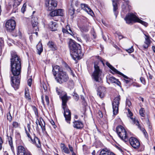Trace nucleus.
I'll return each instance as SVG.
<instances>
[{"instance_id":"nucleus-40","label":"nucleus","mask_w":155,"mask_h":155,"mask_svg":"<svg viewBox=\"0 0 155 155\" xmlns=\"http://www.w3.org/2000/svg\"><path fill=\"white\" fill-rule=\"evenodd\" d=\"M88 28L87 27L83 26L81 28V30L82 32H87L88 31Z\"/></svg>"},{"instance_id":"nucleus-23","label":"nucleus","mask_w":155,"mask_h":155,"mask_svg":"<svg viewBox=\"0 0 155 155\" xmlns=\"http://www.w3.org/2000/svg\"><path fill=\"white\" fill-rule=\"evenodd\" d=\"M145 36L146 37L145 38V41L144 42L145 44L143 46L144 48H147L150 45V40L149 39V37L146 35Z\"/></svg>"},{"instance_id":"nucleus-63","label":"nucleus","mask_w":155,"mask_h":155,"mask_svg":"<svg viewBox=\"0 0 155 155\" xmlns=\"http://www.w3.org/2000/svg\"><path fill=\"white\" fill-rule=\"evenodd\" d=\"M41 98L42 103L44 105H45V102L44 101V97H43V95H42Z\"/></svg>"},{"instance_id":"nucleus-13","label":"nucleus","mask_w":155,"mask_h":155,"mask_svg":"<svg viewBox=\"0 0 155 155\" xmlns=\"http://www.w3.org/2000/svg\"><path fill=\"white\" fill-rule=\"evenodd\" d=\"M36 123L37 127H38V124L41 126L43 132H45L46 133L45 127V122L41 117L40 118L39 120L38 119H37Z\"/></svg>"},{"instance_id":"nucleus-47","label":"nucleus","mask_w":155,"mask_h":155,"mask_svg":"<svg viewBox=\"0 0 155 155\" xmlns=\"http://www.w3.org/2000/svg\"><path fill=\"white\" fill-rule=\"evenodd\" d=\"M12 125L13 127L15 128H17L19 126V124L17 122L15 121L13 122Z\"/></svg>"},{"instance_id":"nucleus-7","label":"nucleus","mask_w":155,"mask_h":155,"mask_svg":"<svg viewBox=\"0 0 155 155\" xmlns=\"http://www.w3.org/2000/svg\"><path fill=\"white\" fill-rule=\"evenodd\" d=\"M17 155H32L27 148L20 145L18 147Z\"/></svg>"},{"instance_id":"nucleus-48","label":"nucleus","mask_w":155,"mask_h":155,"mask_svg":"<svg viewBox=\"0 0 155 155\" xmlns=\"http://www.w3.org/2000/svg\"><path fill=\"white\" fill-rule=\"evenodd\" d=\"M26 6V5L25 3H24L21 8V12L22 13H24L25 12Z\"/></svg>"},{"instance_id":"nucleus-51","label":"nucleus","mask_w":155,"mask_h":155,"mask_svg":"<svg viewBox=\"0 0 155 155\" xmlns=\"http://www.w3.org/2000/svg\"><path fill=\"white\" fill-rule=\"evenodd\" d=\"M65 67L66 68L67 70L71 74H72L73 71L71 68L69 67L67 64L66 65Z\"/></svg>"},{"instance_id":"nucleus-12","label":"nucleus","mask_w":155,"mask_h":155,"mask_svg":"<svg viewBox=\"0 0 155 155\" xmlns=\"http://www.w3.org/2000/svg\"><path fill=\"white\" fill-rule=\"evenodd\" d=\"M22 0H11L8 3L9 6L11 7L12 6L14 9L15 12L17 9V7L19 5Z\"/></svg>"},{"instance_id":"nucleus-44","label":"nucleus","mask_w":155,"mask_h":155,"mask_svg":"<svg viewBox=\"0 0 155 155\" xmlns=\"http://www.w3.org/2000/svg\"><path fill=\"white\" fill-rule=\"evenodd\" d=\"M72 95L75 100L76 101H77L79 99V96L78 95L74 92L73 93Z\"/></svg>"},{"instance_id":"nucleus-25","label":"nucleus","mask_w":155,"mask_h":155,"mask_svg":"<svg viewBox=\"0 0 155 155\" xmlns=\"http://www.w3.org/2000/svg\"><path fill=\"white\" fill-rule=\"evenodd\" d=\"M109 80L112 83H115L118 86H120V82L114 77H111L109 78Z\"/></svg>"},{"instance_id":"nucleus-45","label":"nucleus","mask_w":155,"mask_h":155,"mask_svg":"<svg viewBox=\"0 0 155 155\" xmlns=\"http://www.w3.org/2000/svg\"><path fill=\"white\" fill-rule=\"evenodd\" d=\"M33 110L34 111L35 114L36 115V117L37 118L38 117V112L37 109L36 108V107H33Z\"/></svg>"},{"instance_id":"nucleus-26","label":"nucleus","mask_w":155,"mask_h":155,"mask_svg":"<svg viewBox=\"0 0 155 155\" xmlns=\"http://www.w3.org/2000/svg\"><path fill=\"white\" fill-rule=\"evenodd\" d=\"M48 47L53 50H55L56 49V46L54 43L52 41H49L48 43Z\"/></svg>"},{"instance_id":"nucleus-35","label":"nucleus","mask_w":155,"mask_h":155,"mask_svg":"<svg viewBox=\"0 0 155 155\" xmlns=\"http://www.w3.org/2000/svg\"><path fill=\"white\" fill-rule=\"evenodd\" d=\"M8 143L9 145L11 147L12 150L13 152L14 148L13 146L12 138L11 137L8 138Z\"/></svg>"},{"instance_id":"nucleus-59","label":"nucleus","mask_w":155,"mask_h":155,"mask_svg":"<svg viewBox=\"0 0 155 155\" xmlns=\"http://www.w3.org/2000/svg\"><path fill=\"white\" fill-rule=\"evenodd\" d=\"M7 119L9 120V121H11L12 119V117L11 116L10 114L8 115V114L7 115Z\"/></svg>"},{"instance_id":"nucleus-37","label":"nucleus","mask_w":155,"mask_h":155,"mask_svg":"<svg viewBox=\"0 0 155 155\" xmlns=\"http://www.w3.org/2000/svg\"><path fill=\"white\" fill-rule=\"evenodd\" d=\"M131 119L132 120L133 122H134V124H135L136 125L138 126L139 128L140 129L141 128L140 125L139 124V122L138 121L136 120L135 119H134L133 118L131 117Z\"/></svg>"},{"instance_id":"nucleus-34","label":"nucleus","mask_w":155,"mask_h":155,"mask_svg":"<svg viewBox=\"0 0 155 155\" xmlns=\"http://www.w3.org/2000/svg\"><path fill=\"white\" fill-rule=\"evenodd\" d=\"M25 97L27 100H30L31 99V97L29 94V91L28 89H25Z\"/></svg>"},{"instance_id":"nucleus-41","label":"nucleus","mask_w":155,"mask_h":155,"mask_svg":"<svg viewBox=\"0 0 155 155\" xmlns=\"http://www.w3.org/2000/svg\"><path fill=\"white\" fill-rule=\"evenodd\" d=\"M56 91L58 95L60 96L62 92V90L60 88L58 87H56Z\"/></svg>"},{"instance_id":"nucleus-28","label":"nucleus","mask_w":155,"mask_h":155,"mask_svg":"<svg viewBox=\"0 0 155 155\" xmlns=\"http://www.w3.org/2000/svg\"><path fill=\"white\" fill-rule=\"evenodd\" d=\"M123 130L125 129L121 125L118 126L117 127L116 131L118 136L120 135V134H121L122 132L123 131Z\"/></svg>"},{"instance_id":"nucleus-36","label":"nucleus","mask_w":155,"mask_h":155,"mask_svg":"<svg viewBox=\"0 0 155 155\" xmlns=\"http://www.w3.org/2000/svg\"><path fill=\"white\" fill-rule=\"evenodd\" d=\"M56 10L57 11V16H62L63 15V11L62 9H60Z\"/></svg>"},{"instance_id":"nucleus-42","label":"nucleus","mask_w":155,"mask_h":155,"mask_svg":"<svg viewBox=\"0 0 155 155\" xmlns=\"http://www.w3.org/2000/svg\"><path fill=\"white\" fill-rule=\"evenodd\" d=\"M25 132H26L27 136V137H28V138H29V140L30 141V140H31L32 139V138L31 137L30 134V133H31V132H29L28 131L26 130V129H25Z\"/></svg>"},{"instance_id":"nucleus-60","label":"nucleus","mask_w":155,"mask_h":155,"mask_svg":"<svg viewBox=\"0 0 155 155\" xmlns=\"http://www.w3.org/2000/svg\"><path fill=\"white\" fill-rule=\"evenodd\" d=\"M91 32L92 35H93L94 37V38H95L96 37V35L94 31V29H93V30L91 31Z\"/></svg>"},{"instance_id":"nucleus-14","label":"nucleus","mask_w":155,"mask_h":155,"mask_svg":"<svg viewBox=\"0 0 155 155\" xmlns=\"http://www.w3.org/2000/svg\"><path fill=\"white\" fill-rule=\"evenodd\" d=\"M38 19L36 17L32 18L31 24L33 27V30H35L36 31L37 30L39 31V28L38 27Z\"/></svg>"},{"instance_id":"nucleus-6","label":"nucleus","mask_w":155,"mask_h":155,"mask_svg":"<svg viewBox=\"0 0 155 155\" xmlns=\"http://www.w3.org/2000/svg\"><path fill=\"white\" fill-rule=\"evenodd\" d=\"M120 100V96H118L115 97L112 103L113 109V114L116 115L118 112V106L119 104V101Z\"/></svg>"},{"instance_id":"nucleus-21","label":"nucleus","mask_w":155,"mask_h":155,"mask_svg":"<svg viewBox=\"0 0 155 155\" xmlns=\"http://www.w3.org/2000/svg\"><path fill=\"white\" fill-rule=\"evenodd\" d=\"M62 31L64 33L69 34L71 35H74V33L69 25L66 26V29L63 28Z\"/></svg>"},{"instance_id":"nucleus-10","label":"nucleus","mask_w":155,"mask_h":155,"mask_svg":"<svg viewBox=\"0 0 155 155\" xmlns=\"http://www.w3.org/2000/svg\"><path fill=\"white\" fill-rule=\"evenodd\" d=\"M57 1L54 0H46L45 5L48 7V10L51 11L54 9L57 5Z\"/></svg>"},{"instance_id":"nucleus-31","label":"nucleus","mask_w":155,"mask_h":155,"mask_svg":"<svg viewBox=\"0 0 155 155\" xmlns=\"http://www.w3.org/2000/svg\"><path fill=\"white\" fill-rule=\"evenodd\" d=\"M111 152H109L107 150L102 149L101 151L100 155H110Z\"/></svg>"},{"instance_id":"nucleus-56","label":"nucleus","mask_w":155,"mask_h":155,"mask_svg":"<svg viewBox=\"0 0 155 155\" xmlns=\"http://www.w3.org/2000/svg\"><path fill=\"white\" fill-rule=\"evenodd\" d=\"M126 104L127 106H128L130 107L131 105V102L129 100H127L126 102Z\"/></svg>"},{"instance_id":"nucleus-9","label":"nucleus","mask_w":155,"mask_h":155,"mask_svg":"<svg viewBox=\"0 0 155 155\" xmlns=\"http://www.w3.org/2000/svg\"><path fill=\"white\" fill-rule=\"evenodd\" d=\"M64 110V115L66 121L69 124H70L71 113L67 107H62Z\"/></svg>"},{"instance_id":"nucleus-20","label":"nucleus","mask_w":155,"mask_h":155,"mask_svg":"<svg viewBox=\"0 0 155 155\" xmlns=\"http://www.w3.org/2000/svg\"><path fill=\"white\" fill-rule=\"evenodd\" d=\"M73 127L77 129H79L82 128L83 127V123L80 121H75L73 122Z\"/></svg>"},{"instance_id":"nucleus-29","label":"nucleus","mask_w":155,"mask_h":155,"mask_svg":"<svg viewBox=\"0 0 155 155\" xmlns=\"http://www.w3.org/2000/svg\"><path fill=\"white\" fill-rule=\"evenodd\" d=\"M106 64L114 72V73H113L112 72H111V73H112L113 74H114V73L116 74V73L117 71L118 70H117L116 69H115L114 68L109 62H106Z\"/></svg>"},{"instance_id":"nucleus-22","label":"nucleus","mask_w":155,"mask_h":155,"mask_svg":"<svg viewBox=\"0 0 155 155\" xmlns=\"http://www.w3.org/2000/svg\"><path fill=\"white\" fill-rule=\"evenodd\" d=\"M31 141L32 143H35L38 147H40L41 146L40 141L39 139L36 137H34V140L32 139Z\"/></svg>"},{"instance_id":"nucleus-58","label":"nucleus","mask_w":155,"mask_h":155,"mask_svg":"<svg viewBox=\"0 0 155 155\" xmlns=\"http://www.w3.org/2000/svg\"><path fill=\"white\" fill-rule=\"evenodd\" d=\"M140 129H141V130H142V132L143 133L145 136H146V135H147V133L146 132V130H145V129H144L143 128H142V129H141V128Z\"/></svg>"},{"instance_id":"nucleus-50","label":"nucleus","mask_w":155,"mask_h":155,"mask_svg":"<svg viewBox=\"0 0 155 155\" xmlns=\"http://www.w3.org/2000/svg\"><path fill=\"white\" fill-rule=\"evenodd\" d=\"M127 110L128 112V114H127L128 117H130V118L131 119V117H131L133 116V114L130 111L129 109H128Z\"/></svg>"},{"instance_id":"nucleus-3","label":"nucleus","mask_w":155,"mask_h":155,"mask_svg":"<svg viewBox=\"0 0 155 155\" xmlns=\"http://www.w3.org/2000/svg\"><path fill=\"white\" fill-rule=\"evenodd\" d=\"M124 19L126 23L128 24H130L133 21L134 22H138L140 23L146 27L148 25V24L147 22L140 19L133 13H129L126 16Z\"/></svg>"},{"instance_id":"nucleus-2","label":"nucleus","mask_w":155,"mask_h":155,"mask_svg":"<svg viewBox=\"0 0 155 155\" xmlns=\"http://www.w3.org/2000/svg\"><path fill=\"white\" fill-rule=\"evenodd\" d=\"M69 47L71 56L74 60H79L81 58L82 54L81 52V46L79 44L72 40H70Z\"/></svg>"},{"instance_id":"nucleus-19","label":"nucleus","mask_w":155,"mask_h":155,"mask_svg":"<svg viewBox=\"0 0 155 155\" xmlns=\"http://www.w3.org/2000/svg\"><path fill=\"white\" fill-rule=\"evenodd\" d=\"M119 136L121 139L125 142L129 140V137L125 130H123V131L122 132V133L121 134H120Z\"/></svg>"},{"instance_id":"nucleus-8","label":"nucleus","mask_w":155,"mask_h":155,"mask_svg":"<svg viewBox=\"0 0 155 155\" xmlns=\"http://www.w3.org/2000/svg\"><path fill=\"white\" fill-rule=\"evenodd\" d=\"M16 26V22L13 20H9L6 23L5 27L7 30L9 31H12L13 30Z\"/></svg>"},{"instance_id":"nucleus-15","label":"nucleus","mask_w":155,"mask_h":155,"mask_svg":"<svg viewBox=\"0 0 155 155\" xmlns=\"http://www.w3.org/2000/svg\"><path fill=\"white\" fill-rule=\"evenodd\" d=\"M97 95L101 98L103 97L105 95L106 88L103 86H99L97 89Z\"/></svg>"},{"instance_id":"nucleus-53","label":"nucleus","mask_w":155,"mask_h":155,"mask_svg":"<svg viewBox=\"0 0 155 155\" xmlns=\"http://www.w3.org/2000/svg\"><path fill=\"white\" fill-rule=\"evenodd\" d=\"M126 50L127 51L130 53L133 52L134 51V49L132 47Z\"/></svg>"},{"instance_id":"nucleus-62","label":"nucleus","mask_w":155,"mask_h":155,"mask_svg":"<svg viewBox=\"0 0 155 155\" xmlns=\"http://www.w3.org/2000/svg\"><path fill=\"white\" fill-rule=\"evenodd\" d=\"M27 128L28 130V131L29 132H30V126L29 124H28L27 125Z\"/></svg>"},{"instance_id":"nucleus-32","label":"nucleus","mask_w":155,"mask_h":155,"mask_svg":"<svg viewBox=\"0 0 155 155\" xmlns=\"http://www.w3.org/2000/svg\"><path fill=\"white\" fill-rule=\"evenodd\" d=\"M74 0H71V7L69 9V14L71 16L73 15L74 13L75 9L72 6V3Z\"/></svg>"},{"instance_id":"nucleus-57","label":"nucleus","mask_w":155,"mask_h":155,"mask_svg":"<svg viewBox=\"0 0 155 155\" xmlns=\"http://www.w3.org/2000/svg\"><path fill=\"white\" fill-rule=\"evenodd\" d=\"M81 4L80 2L78 1H76L75 2V5L76 7H78Z\"/></svg>"},{"instance_id":"nucleus-30","label":"nucleus","mask_w":155,"mask_h":155,"mask_svg":"<svg viewBox=\"0 0 155 155\" xmlns=\"http://www.w3.org/2000/svg\"><path fill=\"white\" fill-rule=\"evenodd\" d=\"M38 53L40 55L43 51L42 46L41 44H38L37 45Z\"/></svg>"},{"instance_id":"nucleus-43","label":"nucleus","mask_w":155,"mask_h":155,"mask_svg":"<svg viewBox=\"0 0 155 155\" xmlns=\"http://www.w3.org/2000/svg\"><path fill=\"white\" fill-rule=\"evenodd\" d=\"M57 11L56 10H55L52 11L50 13V15L52 17L57 16Z\"/></svg>"},{"instance_id":"nucleus-61","label":"nucleus","mask_w":155,"mask_h":155,"mask_svg":"<svg viewBox=\"0 0 155 155\" xmlns=\"http://www.w3.org/2000/svg\"><path fill=\"white\" fill-rule=\"evenodd\" d=\"M140 80L141 82L143 84H145V79L143 78H140Z\"/></svg>"},{"instance_id":"nucleus-39","label":"nucleus","mask_w":155,"mask_h":155,"mask_svg":"<svg viewBox=\"0 0 155 155\" xmlns=\"http://www.w3.org/2000/svg\"><path fill=\"white\" fill-rule=\"evenodd\" d=\"M145 111L144 109L143 108H141L139 110V113L140 116L142 117H144L145 116L144 114Z\"/></svg>"},{"instance_id":"nucleus-24","label":"nucleus","mask_w":155,"mask_h":155,"mask_svg":"<svg viewBox=\"0 0 155 155\" xmlns=\"http://www.w3.org/2000/svg\"><path fill=\"white\" fill-rule=\"evenodd\" d=\"M49 27L52 31H55L57 30V24L56 22L51 21L49 24Z\"/></svg>"},{"instance_id":"nucleus-64","label":"nucleus","mask_w":155,"mask_h":155,"mask_svg":"<svg viewBox=\"0 0 155 155\" xmlns=\"http://www.w3.org/2000/svg\"><path fill=\"white\" fill-rule=\"evenodd\" d=\"M98 114L100 117H102L103 115L102 114V112L101 111L99 112Z\"/></svg>"},{"instance_id":"nucleus-11","label":"nucleus","mask_w":155,"mask_h":155,"mask_svg":"<svg viewBox=\"0 0 155 155\" xmlns=\"http://www.w3.org/2000/svg\"><path fill=\"white\" fill-rule=\"evenodd\" d=\"M129 141L131 146L134 149H138L140 147V143L137 138L131 137L130 138Z\"/></svg>"},{"instance_id":"nucleus-46","label":"nucleus","mask_w":155,"mask_h":155,"mask_svg":"<svg viewBox=\"0 0 155 155\" xmlns=\"http://www.w3.org/2000/svg\"><path fill=\"white\" fill-rule=\"evenodd\" d=\"M33 110L34 111L35 114L36 115V117L37 118L38 117V112L37 109L36 108V107H33Z\"/></svg>"},{"instance_id":"nucleus-4","label":"nucleus","mask_w":155,"mask_h":155,"mask_svg":"<svg viewBox=\"0 0 155 155\" xmlns=\"http://www.w3.org/2000/svg\"><path fill=\"white\" fill-rule=\"evenodd\" d=\"M55 79L58 83L62 84L67 82L69 79V77L66 73L63 71L58 73Z\"/></svg>"},{"instance_id":"nucleus-18","label":"nucleus","mask_w":155,"mask_h":155,"mask_svg":"<svg viewBox=\"0 0 155 155\" xmlns=\"http://www.w3.org/2000/svg\"><path fill=\"white\" fill-rule=\"evenodd\" d=\"M70 98L71 97H70L67 96L66 93L61 97V98L62 101V107H67V103Z\"/></svg>"},{"instance_id":"nucleus-1","label":"nucleus","mask_w":155,"mask_h":155,"mask_svg":"<svg viewBox=\"0 0 155 155\" xmlns=\"http://www.w3.org/2000/svg\"><path fill=\"white\" fill-rule=\"evenodd\" d=\"M11 54V71L13 75V77H11L12 85L15 89H17L20 83L21 60L16 53L12 52Z\"/></svg>"},{"instance_id":"nucleus-16","label":"nucleus","mask_w":155,"mask_h":155,"mask_svg":"<svg viewBox=\"0 0 155 155\" xmlns=\"http://www.w3.org/2000/svg\"><path fill=\"white\" fill-rule=\"evenodd\" d=\"M80 6L82 9L85 11L88 14L90 15H91L92 16L94 14L93 11L90 8L88 7L87 5L85 4H80Z\"/></svg>"},{"instance_id":"nucleus-27","label":"nucleus","mask_w":155,"mask_h":155,"mask_svg":"<svg viewBox=\"0 0 155 155\" xmlns=\"http://www.w3.org/2000/svg\"><path fill=\"white\" fill-rule=\"evenodd\" d=\"M112 1L113 7V11L114 12H115V14L116 16L117 14L116 13V11L118 8L117 4V0H112Z\"/></svg>"},{"instance_id":"nucleus-38","label":"nucleus","mask_w":155,"mask_h":155,"mask_svg":"<svg viewBox=\"0 0 155 155\" xmlns=\"http://www.w3.org/2000/svg\"><path fill=\"white\" fill-rule=\"evenodd\" d=\"M84 38L87 42H90L92 40L91 38L87 35H85L84 36Z\"/></svg>"},{"instance_id":"nucleus-17","label":"nucleus","mask_w":155,"mask_h":155,"mask_svg":"<svg viewBox=\"0 0 155 155\" xmlns=\"http://www.w3.org/2000/svg\"><path fill=\"white\" fill-rule=\"evenodd\" d=\"M52 68L53 74L54 76H56L57 72L58 73L63 71L62 68L58 65L52 66Z\"/></svg>"},{"instance_id":"nucleus-52","label":"nucleus","mask_w":155,"mask_h":155,"mask_svg":"<svg viewBox=\"0 0 155 155\" xmlns=\"http://www.w3.org/2000/svg\"><path fill=\"white\" fill-rule=\"evenodd\" d=\"M68 147L70 151L72 153V155H76L75 153L73 151L72 147L70 145H69Z\"/></svg>"},{"instance_id":"nucleus-54","label":"nucleus","mask_w":155,"mask_h":155,"mask_svg":"<svg viewBox=\"0 0 155 155\" xmlns=\"http://www.w3.org/2000/svg\"><path fill=\"white\" fill-rule=\"evenodd\" d=\"M45 101H46L47 104L48 105L49 104V98L48 97L47 95H46L45 96Z\"/></svg>"},{"instance_id":"nucleus-33","label":"nucleus","mask_w":155,"mask_h":155,"mask_svg":"<svg viewBox=\"0 0 155 155\" xmlns=\"http://www.w3.org/2000/svg\"><path fill=\"white\" fill-rule=\"evenodd\" d=\"M61 147L64 152L67 153H70V151L65 146L64 144L61 143Z\"/></svg>"},{"instance_id":"nucleus-49","label":"nucleus","mask_w":155,"mask_h":155,"mask_svg":"<svg viewBox=\"0 0 155 155\" xmlns=\"http://www.w3.org/2000/svg\"><path fill=\"white\" fill-rule=\"evenodd\" d=\"M116 74H120V75H121L122 76L125 78H126V79H128V78L127 76H126L124 75L123 74H122V73H121V72H120V71H117V72L116 73Z\"/></svg>"},{"instance_id":"nucleus-55","label":"nucleus","mask_w":155,"mask_h":155,"mask_svg":"<svg viewBox=\"0 0 155 155\" xmlns=\"http://www.w3.org/2000/svg\"><path fill=\"white\" fill-rule=\"evenodd\" d=\"M32 82V79L31 78L28 79V84L29 86L31 87Z\"/></svg>"},{"instance_id":"nucleus-5","label":"nucleus","mask_w":155,"mask_h":155,"mask_svg":"<svg viewBox=\"0 0 155 155\" xmlns=\"http://www.w3.org/2000/svg\"><path fill=\"white\" fill-rule=\"evenodd\" d=\"M94 71L92 74L93 78L97 82H99V79L101 75L102 71L100 69L99 67L95 63L94 65Z\"/></svg>"}]
</instances>
